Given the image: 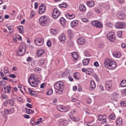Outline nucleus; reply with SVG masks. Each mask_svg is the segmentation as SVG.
<instances>
[{
  "label": "nucleus",
  "instance_id": "nucleus-1",
  "mask_svg": "<svg viewBox=\"0 0 126 126\" xmlns=\"http://www.w3.org/2000/svg\"><path fill=\"white\" fill-rule=\"evenodd\" d=\"M36 76L32 74L30 76L29 79L28 80V82L33 87H37L38 84L37 81V78H36Z\"/></svg>",
  "mask_w": 126,
  "mask_h": 126
},
{
  "label": "nucleus",
  "instance_id": "nucleus-2",
  "mask_svg": "<svg viewBox=\"0 0 126 126\" xmlns=\"http://www.w3.org/2000/svg\"><path fill=\"white\" fill-rule=\"evenodd\" d=\"M64 87V84L62 81L57 82L54 85V88L59 91V94H62L63 93Z\"/></svg>",
  "mask_w": 126,
  "mask_h": 126
},
{
  "label": "nucleus",
  "instance_id": "nucleus-3",
  "mask_svg": "<svg viewBox=\"0 0 126 126\" xmlns=\"http://www.w3.org/2000/svg\"><path fill=\"white\" fill-rule=\"evenodd\" d=\"M48 20V19L46 16H42L39 19V23L41 25L44 26L47 23Z\"/></svg>",
  "mask_w": 126,
  "mask_h": 126
},
{
  "label": "nucleus",
  "instance_id": "nucleus-4",
  "mask_svg": "<svg viewBox=\"0 0 126 126\" xmlns=\"http://www.w3.org/2000/svg\"><path fill=\"white\" fill-rule=\"evenodd\" d=\"M107 38L112 42L116 39L114 33L113 32H110L108 33L107 35Z\"/></svg>",
  "mask_w": 126,
  "mask_h": 126
},
{
  "label": "nucleus",
  "instance_id": "nucleus-5",
  "mask_svg": "<svg viewBox=\"0 0 126 126\" xmlns=\"http://www.w3.org/2000/svg\"><path fill=\"white\" fill-rule=\"evenodd\" d=\"M91 24L93 26L98 28H101L103 26L102 23L97 20L92 21L91 23Z\"/></svg>",
  "mask_w": 126,
  "mask_h": 126
},
{
  "label": "nucleus",
  "instance_id": "nucleus-6",
  "mask_svg": "<svg viewBox=\"0 0 126 126\" xmlns=\"http://www.w3.org/2000/svg\"><path fill=\"white\" fill-rule=\"evenodd\" d=\"M44 42V39L43 38H36L35 40V44L38 46H41L42 45Z\"/></svg>",
  "mask_w": 126,
  "mask_h": 126
},
{
  "label": "nucleus",
  "instance_id": "nucleus-7",
  "mask_svg": "<svg viewBox=\"0 0 126 126\" xmlns=\"http://www.w3.org/2000/svg\"><path fill=\"white\" fill-rule=\"evenodd\" d=\"M125 26V24L124 22H118L115 25V27L117 29L124 28Z\"/></svg>",
  "mask_w": 126,
  "mask_h": 126
},
{
  "label": "nucleus",
  "instance_id": "nucleus-8",
  "mask_svg": "<svg viewBox=\"0 0 126 126\" xmlns=\"http://www.w3.org/2000/svg\"><path fill=\"white\" fill-rule=\"evenodd\" d=\"M60 13L58 11L57 8H55L53 10L52 13V16L54 18H57L60 16Z\"/></svg>",
  "mask_w": 126,
  "mask_h": 126
},
{
  "label": "nucleus",
  "instance_id": "nucleus-9",
  "mask_svg": "<svg viewBox=\"0 0 126 126\" xmlns=\"http://www.w3.org/2000/svg\"><path fill=\"white\" fill-rule=\"evenodd\" d=\"M111 60L110 59H106L104 62V65L108 69H110V66Z\"/></svg>",
  "mask_w": 126,
  "mask_h": 126
},
{
  "label": "nucleus",
  "instance_id": "nucleus-10",
  "mask_svg": "<svg viewBox=\"0 0 126 126\" xmlns=\"http://www.w3.org/2000/svg\"><path fill=\"white\" fill-rule=\"evenodd\" d=\"M46 10V6L44 4H43L40 6L39 11V13L40 14L43 13Z\"/></svg>",
  "mask_w": 126,
  "mask_h": 126
},
{
  "label": "nucleus",
  "instance_id": "nucleus-11",
  "mask_svg": "<svg viewBox=\"0 0 126 126\" xmlns=\"http://www.w3.org/2000/svg\"><path fill=\"white\" fill-rule=\"evenodd\" d=\"M85 39L83 37L79 38L78 40V44L80 45H83L85 43Z\"/></svg>",
  "mask_w": 126,
  "mask_h": 126
},
{
  "label": "nucleus",
  "instance_id": "nucleus-12",
  "mask_svg": "<svg viewBox=\"0 0 126 126\" xmlns=\"http://www.w3.org/2000/svg\"><path fill=\"white\" fill-rule=\"evenodd\" d=\"M117 16L119 19H122L125 18L126 15L124 13L122 12H119L117 14Z\"/></svg>",
  "mask_w": 126,
  "mask_h": 126
},
{
  "label": "nucleus",
  "instance_id": "nucleus-13",
  "mask_svg": "<svg viewBox=\"0 0 126 126\" xmlns=\"http://www.w3.org/2000/svg\"><path fill=\"white\" fill-rule=\"evenodd\" d=\"M71 56L73 58V60L74 61H76L78 58V54L75 52L72 53Z\"/></svg>",
  "mask_w": 126,
  "mask_h": 126
},
{
  "label": "nucleus",
  "instance_id": "nucleus-14",
  "mask_svg": "<svg viewBox=\"0 0 126 126\" xmlns=\"http://www.w3.org/2000/svg\"><path fill=\"white\" fill-rule=\"evenodd\" d=\"M65 39V36L63 34L60 35L59 37V39L61 42L64 43Z\"/></svg>",
  "mask_w": 126,
  "mask_h": 126
},
{
  "label": "nucleus",
  "instance_id": "nucleus-15",
  "mask_svg": "<svg viewBox=\"0 0 126 126\" xmlns=\"http://www.w3.org/2000/svg\"><path fill=\"white\" fill-rule=\"evenodd\" d=\"M91 84L90 85L91 87L89 88L90 90H93L95 87V84L93 80H92L90 82Z\"/></svg>",
  "mask_w": 126,
  "mask_h": 126
},
{
  "label": "nucleus",
  "instance_id": "nucleus-16",
  "mask_svg": "<svg viewBox=\"0 0 126 126\" xmlns=\"http://www.w3.org/2000/svg\"><path fill=\"white\" fill-rule=\"evenodd\" d=\"M116 67V63L115 62L111 60L110 66V69L114 70Z\"/></svg>",
  "mask_w": 126,
  "mask_h": 126
},
{
  "label": "nucleus",
  "instance_id": "nucleus-17",
  "mask_svg": "<svg viewBox=\"0 0 126 126\" xmlns=\"http://www.w3.org/2000/svg\"><path fill=\"white\" fill-rule=\"evenodd\" d=\"M112 84L111 80L107 81L106 82V88L108 90L109 89L111 86Z\"/></svg>",
  "mask_w": 126,
  "mask_h": 126
},
{
  "label": "nucleus",
  "instance_id": "nucleus-18",
  "mask_svg": "<svg viewBox=\"0 0 126 126\" xmlns=\"http://www.w3.org/2000/svg\"><path fill=\"white\" fill-rule=\"evenodd\" d=\"M25 51H23L22 50L19 49L17 52V55L19 56H21L23 55L25 53Z\"/></svg>",
  "mask_w": 126,
  "mask_h": 126
},
{
  "label": "nucleus",
  "instance_id": "nucleus-19",
  "mask_svg": "<svg viewBox=\"0 0 126 126\" xmlns=\"http://www.w3.org/2000/svg\"><path fill=\"white\" fill-rule=\"evenodd\" d=\"M79 8L80 10L82 12H84L86 8L84 5L83 4H80L79 6Z\"/></svg>",
  "mask_w": 126,
  "mask_h": 126
},
{
  "label": "nucleus",
  "instance_id": "nucleus-20",
  "mask_svg": "<svg viewBox=\"0 0 126 126\" xmlns=\"http://www.w3.org/2000/svg\"><path fill=\"white\" fill-rule=\"evenodd\" d=\"M70 109V107H63L61 108L60 110H59L60 111L62 112H65L68 111Z\"/></svg>",
  "mask_w": 126,
  "mask_h": 126
},
{
  "label": "nucleus",
  "instance_id": "nucleus-21",
  "mask_svg": "<svg viewBox=\"0 0 126 126\" xmlns=\"http://www.w3.org/2000/svg\"><path fill=\"white\" fill-rule=\"evenodd\" d=\"M87 4L89 7H92L94 6V3L93 1H87Z\"/></svg>",
  "mask_w": 126,
  "mask_h": 126
},
{
  "label": "nucleus",
  "instance_id": "nucleus-22",
  "mask_svg": "<svg viewBox=\"0 0 126 126\" xmlns=\"http://www.w3.org/2000/svg\"><path fill=\"white\" fill-rule=\"evenodd\" d=\"M78 23V21L77 20H74L72 21L70 24L71 26L73 27L76 26Z\"/></svg>",
  "mask_w": 126,
  "mask_h": 126
},
{
  "label": "nucleus",
  "instance_id": "nucleus-23",
  "mask_svg": "<svg viewBox=\"0 0 126 126\" xmlns=\"http://www.w3.org/2000/svg\"><path fill=\"white\" fill-rule=\"evenodd\" d=\"M93 69L92 68H88L86 70V73L87 74L90 75V73H92L93 72Z\"/></svg>",
  "mask_w": 126,
  "mask_h": 126
},
{
  "label": "nucleus",
  "instance_id": "nucleus-24",
  "mask_svg": "<svg viewBox=\"0 0 126 126\" xmlns=\"http://www.w3.org/2000/svg\"><path fill=\"white\" fill-rule=\"evenodd\" d=\"M14 28L13 27L8 26V30L9 31V34L11 35L13 34L14 31Z\"/></svg>",
  "mask_w": 126,
  "mask_h": 126
},
{
  "label": "nucleus",
  "instance_id": "nucleus-25",
  "mask_svg": "<svg viewBox=\"0 0 126 126\" xmlns=\"http://www.w3.org/2000/svg\"><path fill=\"white\" fill-rule=\"evenodd\" d=\"M116 123L117 125H119V126L122 124V119L121 118H118L116 121Z\"/></svg>",
  "mask_w": 126,
  "mask_h": 126
},
{
  "label": "nucleus",
  "instance_id": "nucleus-26",
  "mask_svg": "<svg viewBox=\"0 0 126 126\" xmlns=\"http://www.w3.org/2000/svg\"><path fill=\"white\" fill-rule=\"evenodd\" d=\"M70 118L72 120L74 121L78 122L80 120L79 117H76L73 116H70Z\"/></svg>",
  "mask_w": 126,
  "mask_h": 126
},
{
  "label": "nucleus",
  "instance_id": "nucleus-27",
  "mask_svg": "<svg viewBox=\"0 0 126 126\" xmlns=\"http://www.w3.org/2000/svg\"><path fill=\"white\" fill-rule=\"evenodd\" d=\"M82 62L83 64L85 65L87 64L89 62V59L88 58L84 59L83 60Z\"/></svg>",
  "mask_w": 126,
  "mask_h": 126
},
{
  "label": "nucleus",
  "instance_id": "nucleus-28",
  "mask_svg": "<svg viewBox=\"0 0 126 126\" xmlns=\"http://www.w3.org/2000/svg\"><path fill=\"white\" fill-rule=\"evenodd\" d=\"M114 57L119 58L121 56V53L120 52L114 53L112 54Z\"/></svg>",
  "mask_w": 126,
  "mask_h": 126
},
{
  "label": "nucleus",
  "instance_id": "nucleus-29",
  "mask_svg": "<svg viewBox=\"0 0 126 126\" xmlns=\"http://www.w3.org/2000/svg\"><path fill=\"white\" fill-rule=\"evenodd\" d=\"M66 16L68 19H71L75 17V15L74 14L69 15L68 14L67 15H66Z\"/></svg>",
  "mask_w": 126,
  "mask_h": 126
},
{
  "label": "nucleus",
  "instance_id": "nucleus-30",
  "mask_svg": "<svg viewBox=\"0 0 126 126\" xmlns=\"http://www.w3.org/2000/svg\"><path fill=\"white\" fill-rule=\"evenodd\" d=\"M17 28L20 33H22L23 32V27L22 26H18Z\"/></svg>",
  "mask_w": 126,
  "mask_h": 126
},
{
  "label": "nucleus",
  "instance_id": "nucleus-31",
  "mask_svg": "<svg viewBox=\"0 0 126 126\" xmlns=\"http://www.w3.org/2000/svg\"><path fill=\"white\" fill-rule=\"evenodd\" d=\"M65 20L63 17L61 18L60 19V21L62 25H64L65 24Z\"/></svg>",
  "mask_w": 126,
  "mask_h": 126
},
{
  "label": "nucleus",
  "instance_id": "nucleus-32",
  "mask_svg": "<svg viewBox=\"0 0 126 126\" xmlns=\"http://www.w3.org/2000/svg\"><path fill=\"white\" fill-rule=\"evenodd\" d=\"M44 53L43 51L41 50H38L37 52V55L38 57H40Z\"/></svg>",
  "mask_w": 126,
  "mask_h": 126
},
{
  "label": "nucleus",
  "instance_id": "nucleus-33",
  "mask_svg": "<svg viewBox=\"0 0 126 126\" xmlns=\"http://www.w3.org/2000/svg\"><path fill=\"white\" fill-rule=\"evenodd\" d=\"M120 85L122 87H125L126 86V80H123L121 83Z\"/></svg>",
  "mask_w": 126,
  "mask_h": 126
},
{
  "label": "nucleus",
  "instance_id": "nucleus-34",
  "mask_svg": "<svg viewBox=\"0 0 126 126\" xmlns=\"http://www.w3.org/2000/svg\"><path fill=\"white\" fill-rule=\"evenodd\" d=\"M104 117H106L105 115H99L98 116V119L100 121H102L103 120L104 118Z\"/></svg>",
  "mask_w": 126,
  "mask_h": 126
},
{
  "label": "nucleus",
  "instance_id": "nucleus-35",
  "mask_svg": "<svg viewBox=\"0 0 126 126\" xmlns=\"http://www.w3.org/2000/svg\"><path fill=\"white\" fill-rule=\"evenodd\" d=\"M59 7L60 8H66L67 7V5L66 3H63L61 4H59Z\"/></svg>",
  "mask_w": 126,
  "mask_h": 126
},
{
  "label": "nucleus",
  "instance_id": "nucleus-36",
  "mask_svg": "<svg viewBox=\"0 0 126 126\" xmlns=\"http://www.w3.org/2000/svg\"><path fill=\"white\" fill-rule=\"evenodd\" d=\"M26 112L27 114H30L31 113H33L34 111L33 110H32L29 109H27L26 110Z\"/></svg>",
  "mask_w": 126,
  "mask_h": 126
},
{
  "label": "nucleus",
  "instance_id": "nucleus-37",
  "mask_svg": "<svg viewBox=\"0 0 126 126\" xmlns=\"http://www.w3.org/2000/svg\"><path fill=\"white\" fill-rule=\"evenodd\" d=\"M19 49L22 50L23 51H24L25 53L26 51V47L24 45H21L20 46Z\"/></svg>",
  "mask_w": 126,
  "mask_h": 126
},
{
  "label": "nucleus",
  "instance_id": "nucleus-38",
  "mask_svg": "<svg viewBox=\"0 0 126 126\" xmlns=\"http://www.w3.org/2000/svg\"><path fill=\"white\" fill-rule=\"evenodd\" d=\"M45 61V60L43 58H41L39 60V64L40 65H42Z\"/></svg>",
  "mask_w": 126,
  "mask_h": 126
},
{
  "label": "nucleus",
  "instance_id": "nucleus-39",
  "mask_svg": "<svg viewBox=\"0 0 126 126\" xmlns=\"http://www.w3.org/2000/svg\"><path fill=\"white\" fill-rule=\"evenodd\" d=\"M42 119V118H40L38 119V121L36 122L34 124L35 125H37L40 123H41L42 122L41 121Z\"/></svg>",
  "mask_w": 126,
  "mask_h": 126
},
{
  "label": "nucleus",
  "instance_id": "nucleus-40",
  "mask_svg": "<svg viewBox=\"0 0 126 126\" xmlns=\"http://www.w3.org/2000/svg\"><path fill=\"white\" fill-rule=\"evenodd\" d=\"M67 44L68 46L72 47L73 46L74 43L73 42L70 40L68 42Z\"/></svg>",
  "mask_w": 126,
  "mask_h": 126
},
{
  "label": "nucleus",
  "instance_id": "nucleus-41",
  "mask_svg": "<svg viewBox=\"0 0 126 126\" xmlns=\"http://www.w3.org/2000/svg\"><path fill=\"white\" fill-rule=\"evenodd\" d=\"M117 96L116 94L114 93V96L111 98V99L115 101H117Z\"/></svg>",
  "mask_w": 126,
  "mask_h": 126
},
{
  "label": "nucleus",
  "instance_id": "nucleus-42",
  "mask_svg": "<svg viewBox=\"0 0 126 126\" xmlns=\"http://www.w3.org/2000/svg\"><path fill=\"white\" fill-rule=\"evenodd\" d=\"M122 31H119L117 33V35L119 37H121L122 36Z\"/></svg>",
  "mask_w": 126,
  "mask_h": 126
},
{
  "label": "nucleus",
  "instance_id": "nucleus-43",
  "mask_svg": "<svg viewBox=\"0 0 126 126\" xmlns=\"http://www.w3.org/2000/svg\"><path fill=\"white\" fill-rule=\"evenodd\" d=\"M109 118L112 120H114L115 119V116L114 114H111L109 116Z\"/></svg>",
  "mask_w": 126,
  "mask_h": 126
},
{
  "label": "nucleus",
  "instance_id": "nucleus-44",
  "mask_svg": "<svg viewBox=\"0 0 126 126\" xmlns=\"http://www.w3.org/2000/svg\"><path fill=\"white\" fill-rule=\"evenodd\" d=\"M120 105L123 106H126V101H121L120 103Z\"/></svg>",
  "mask_w": 126,
  "mask_h": 126
},
{
  "label": "nucleus",
  "instance_id": "nucleus-45",
  "mask_svg": "<svg viewBox=\"0 0 126 126\" xmlns=\"http://www.w3.org/2000/svg\"><path fill=\"white\" fill-rule=\"evenodd\" d=\"M51 33L53 34H55L57 33V32L55 30L51 29L50 30Z\"/></svg>",
  "mask_w": 126,
  "mask_h": 126
},
{
  "label": "nucleus",
  "instance_id": "nucleus-46",
  "mask_svg": "<svg viewBox=\"0 0 126 126\" xmlns=\"http://www.w3.org/2000/svg\"><path fill=\"white\" fill-rule=\"evenodd\" d=\"M18 36H19V35H15L13 37V40L15 41H17L18 40Z\"/></svg>",
  "mask_w": 126,
  "mask_h": 126
},
{
  "label": "nucleus",
  "instance_id": "nucleus-47",
  "mask_svg": "<svg viewBox=\"0 0 126 126\" xmlns=\"http://www.w3.org/2000/svg\"><path fill=\"white\" fill-rule=\"evenodd\" d=\"M47 45L49 47H50L51 44V41L50 40H48L47 42Z\"/></svg>",
  "mask_w": 126,
  "mask_h": 126
},
{
  "label": "nucleus",
  "instance_id": "nucleus-48",
  "mask_svg": "<svg viewBox=\"0 0 126 126\" xmlns=\"http://www.w3.org/2000/svg\"><path fill=\"white\" fill-rule=\"evenodd\" d=\"M53 93V90L52 89H50L47 93V94L49 95H51Z\"/></svg>",
  "mask_w": 126,
  "mask_h": 126
},
{
  "label": "nucleus",
  "instance_id": "nucleus-49",
  "mask_svg": "<svg viewBox=\"0 0 126 126\" xmlns=\"http://www.w3.org/2000/svg\"><path fill=\"white\" fill-rule=\"evenodd\" d=\"M82 21L83 22H88L89 21V20L84 18H83L81 19Z\"/></svg>",
  "mask_w": 126,
  "mask_h": 126
},
{
  "label": "nucleus",
  "instance_id": "nucleus-50",
  "mask_svg": "<svg viewBox=\"0 0 126 126\" xmlns=\"http://www.w3.org/2000/svg\"><path fill=\"white\" fill-rule=\"evenodd\" d=\"M93 122V121H90V122L86 124V125L87 126H91L92 125L91 124H92Z\"/></svg>",
  "mask_w": 126,
  "mask_h": 126
},
{
  "label": "nucleus",
  "instance_id": "nucleus-51",
  "mask_svg": "<svg viewBox=\"0 0 126 126\" xmlns=\"http://www.w3.org/2000/svg\"><path fill=\"white\" fill-rule=\"evenodd\" d=\"M4 88L5 90L4 93H7L8 92V86H7L6 87H4Z\"/></svg>",
  "mask_w": 126,
  "mask_h": 126
},
{
  "label": "nucleus",
  "instance_id": "nucleus-52",
  "mask_svg": "<svg viewBox=\"0 0 126 126\" xmlns=\"http://www.w3.org/2000/svg\"><path fill=\"white\" fill-rule=\"evenodd\" d=\"M8 103L11 106H12L14 105V103L13 101L8 100Z\"/></svg>",
  "mask_w": 126,
  "mask_h": 126
},
{
  "label": "nucleus",
  "instance_id": "nucleus-53",
  "mask_svg": "<svg viewBox=\"0 0 126 126\" xmlns=\"http://www.w3.org/2000/svg\"><path fill=\"white\" fill-rule=\"evenodd\" d=\"M9 76L11 77V78H14L16 77V76L14 74H12L10 75H9Z\"/></svg>",
  "mask_w": 126,
  "mask_h": 126
},
{
  "label": "nucleus",
  "instance_id": "nucleus-54",
  "mask_svg": "<svg viewBox=\"0 0 126 126\" xmlns=\"http://www.w3.org/2000/svg\"><path fill=\"white\" fill-rule=\"evenodd\" d=\"M121 93L123 94H126V89L122 90Z\"/></svg>",
  "mask_w": 126,
  "mask_h": 126
},
{
  "label": "nucleus",
  "instance_id": "nucleus-55",
  "mask_svg": "<svg viewBox=\"0 0 126 126\" xmlns=\"http://www.w3.org/2000/svg\"><path fill=\"white\" fill-rule=\"evenodd\" d=\"M65 122L63 123H59V125L60 126H64L66 125Z\"/></svg>",
  "mask_w": 126,
  "mask_h": 126
},
{
  "label": "nucleus",
  "instance_id": "nucleus-56",
  "mask_svg": "<svg viewBox=\"0 0 126 126\" xmlns=\"http://www.w3.org/2000/svg\"><path fill=\"white\" fill-rule=\"evenodd\" d=\"M34 119L33 118H32L31 119V124H32V125H34Z\"/></svg>",
  "mask_w": 126,
  "mask_h": 126
},
{
  "label": "nucleus",
  "instance_id": "nucleus-57",
  "mask_svg": "<svg viewBox=\"0 0 126 126\" xmlns=\"http://www.w3.org/2000/svg\"><path fill=\"white\" fill-rule=\"evenodd\" d=\"M104 46V44L103 43H101L99 45V48H102Z\"/></svg>",
  "mask_w": 126,
  "mask_h": 126
},
{
  "label": "nucleus",
  "instance_id": "nucleus-58",
  "mask_svg": "<svg viewBox=\"0 0 126 126\" xmlns=\"http://www.w3.org/2000/svg\"><path fill=\"white\" fill-rule=\"evenodd\" d=\"M41 70V69L38 68L36 67L34 69L35 72H38V71Z\"/></svg>",
  "mask_w": 126,
  "mask_h": 126
},
{
  "label": "nucleus",
  "instance_id": "nucleus-59",
  "mask_svg": "<svg viewBox=\"0 0 126 126\" xmlns=\"http://www.w3.org/2000/svg\"><path fill=\"white\" fill-rule=\"evenodd\" d=\"M35 13L34 11L32 10L31 13V16H32V17L35 15Z\"/></svg>",
  "mask_w": 126,
  "mask_h": 126
},
{
  "label": "nucleus",
  "instance_id": "nucleus-60",
  "mask_svg": "<svg viewBox=\"0 0 126 126\" xmlns=\"http://www.w3.org/2000/svg\"><path fill=\"white\" fill-rule=\"evenodd\" d=\"M14 111V109L13 108H11L8 110V112H10L11 113H12Z\"/></svg>",
  "mask_w": 126,
  "mask_h": 126
},
{
  "label": "nucleus",
  "instance_id": "nucleus-61",
  "mask_svg": "<svg viewBox=\"0 0 126 126\" xmlns=\"http://www.w3.org/2000/svg\"><path fill=\"white\" fill-rule=\"evenodd\" d=\"M26 105V106L29 108H32V105L31 104H30L29 103H27Z\"/></svg>",
  "mask_w": 126,
  "mask_h": 126
},
{
  "label": "nucleus",
  "instance_id": "nucleus-62",
  "mask_svg": "<svg viewBox=\"0 0 126 126\" xmlns=\"http://www.w3.org/2000/svg\"><path fill=\"white\" fill-rule=\"evenodd\" d=\"M46 86L45 84V83H44L41 84L40 85V88H43L45 86Z\"/></svg>",
  "mask_w": 126,
  "mask_h": 126
},
{
  "label": "nucleus",
  "instance_id": "nucleus-63",
  "mask_svg": "<svg viewBox=\"0 0 126 126\" xmlns=\"http://www.w3.org/2000/svg\"><path fill=\"white\" fill-rule=\"evenodd\" d=\"M94 65L96 67H98L99 66V65L97 62H95L94 63Z\"/></svg>",
  "mask_w": 126,
  "mask_h": 126
},
{
  "label": "nucleus",
  "instance_id": "nucleus-64",
  "mask_svg": "<svg viewBox=\"0 0 126 126\" xmlns=\"http://www.w3.org/2000/svg\"><path fill=\"white\" fill-rule=\"evenodd\" d=\"M8 104V101L7 100H6L4 102L3 104L4 106H6Z\"/></svg>",
  "mask_w": 126,
  "mask_h": 126
}]
</instances>
